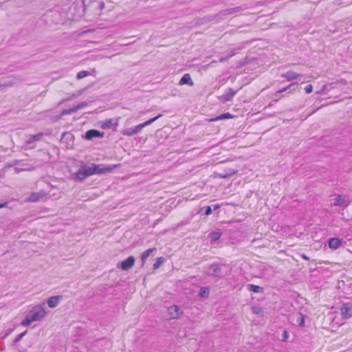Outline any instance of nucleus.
<instances>
[{
	"mask_svg": "<svg viewBox=\"0 0 352 352\" xmlns=\"http://www.w3.org/2000/svg\"><path fill=\"white\" fill-rule=\"evenodd\" d=\"M86 106L85 103H81L78 104V106L74 107L72 109L70 110L71 112H74L78 111V109H83Z\"/></svg>",
	"mask_w": 352,
	"mask_h": 352,
	"instance_id": "obj_18",
	"label": "nucleus"
},
{
	"mask_svg": "<svg viewBox=\"0 0 352 352\" xmlns=\"http://www.w3.org/2000/svg\"><path fill=\"white\" fill-rule=\"evenodd\" d=\"M305 91L307 94H310L313 91V87L311 85H308L305 87Z\"/></svg>",
	"mask_w": 352,
	"mask_h": 352,
	"instance_id": "obj_21",
	"label": "nucleus"
},
{
	"mask_svg": "<svg viewBox=\"0 0 352 352\" xmlns=\"http://www.w3.org/2000/svg\"><path fill=\"white\" fill-rule=\"evenodd\" d=\"M47 315V311L41 305H36L32 307L26 317L22 321V324L29 326L32 322L41 320Z\"/></svg>",
	"mask_w": 352,
	"mask_h": 352,
	"instance_id": "obj_2",
	"label": "nucleus"
},
{
	"mask_svg": "<svg viewBox=\"0 0 352 352\" xmlns=\"http://www.w3.org/2000/svg\"><path fill=\"white\" fill-rule=\"evenodd\" d=\"M87 76V73L85 72H80L78 74V76Z\"/></svg>",
	"mask_w": 352,
	"mask_h": 352,
	"instance_id": "obj_24",
	"label": "nucleus"
},
{
	"mask_svg": "<svg viewBox=\"0 0 352 352\" xmlns=\"http://www.w3.org/2000/svg\"><path fill=\"white\" fill-rule=\"evenodd\" d=\"M210 294V290L207 287H201L199 289V295L201 298H208Z\"/></svg>",
	"mask_w": 352,
	"mask_h": 352,
	"instance_id": "obj_13",
	"label": "nucleus"
},
{
	"mask_svg": "<svg viewBox=\"0 0 352 352\" xmlns=\"http://www.w3.org/2000/svg\"><path fill=\"white\" fill-rule=\"evenodd\" d=\"M160 117V116H156L146 122H145L143 124H139L138 126H136L133 129H132L131 131H129L127 132V135H133L134 134H136L138 133V132H140L144 126H147V125H149L151 124L153 122H154L155 120H156L158 118Z\"/></svg>",
	"mask_w": 352,
	"mask_h": 352,
	"instance_id": "obj_5",
	"label": "nucleus"
},
{
	"mask_svg": "<svg viewBox=\"0 0 352 352\" xmlns=\"http://www.w3.org/2000/svg\"><path fill=\"white\" fill-rule=\"evenodd\" d=\"M342 245V241L338 238H331L329 241V247L332 250L338 249Z\"/></svg>",
	"mask_w": 352,
	"mask_h": 352,
	"instance_id": "obj_10",
	"label": "nucleus"
},
{
	"mask_svg": "<svg viewBox=\"0 0 352 352\" xmlns=\"http://www.w3.org/2000/svg\"><path fill=\"white\" fill-rule=\"evenodd\" d=\"M152 252H153L152 249H149V250H147L146 251H145L142 256V261H144L149 256V255L152 253Z\"/></svg>",
	"mask_w": 352,
	"mask_h": 352,
	"instance_id": "obj_16",
	"label": "nucleus"
},
{
	"mask_svg": "<svg viewBox=\"0 0 352 352\" xmlns=\"http://www.w3.org/2000/svg\"><path fill=\"white\" fill-rule=\"evenodd\" d=\"M220 237V234L219 233H214L212 234V239H214V240H217L219 239Z\"/></svg>",
	"mask_w": 352,
	"mask_h": 352,
	"instance_id": "obj_23",
	"label": "nucleus"
},
{
	"mask_svg": "<svg viewBox=\"0 0 352 352\" xmlns=\"http://www.w3.org/2000/svg\"><path fill=\"white\" fill-rule=\"evenodd\" d=\"M201 210L204 211V214L206 215H209L212 213V208L210 206H206L205 208H203Z\"/></svg>",
	"mask_w": 352,
	"mask_h": 352,
	"instance_id": "obj_19",
	"label": "nucleus"
},
{
	"mask_svg": "<svg viewBox=\"0 0 352 352\" xmlns=\"http://www.w3.org/2000/svg\"><path fill=\"white\" fill-rule=\"evenodd\" d=\"M115 166H97L91 164L90 166L80 163L79 165V169L75 170L74 168H71V172L73 177L76 179L82 180L85 177L90 176L94 174H103L111 172Z\"/></svg>",
	"mask_w": 352,
	"mask_h": 352,
	"instance_id": "obj_1",
	"label": "nucleus"
},
{
	"mask_svg": "<svg viewBox=\"0 0 352 352\" xmlns=\"http://www.w3.org/2000/svg\"><path fill=\"white\" fill-rule=\"evenodd\" d=\"M342 215L345 221H352V203L342 209Z\"/></svg>",
	"mask_w": 352,
	"mask_h": 352,
	"instance_id": "obj_7",
	"label": "nucleus"
},
{
	"mask_svg": "<svg viewBox=\"0 0 352 352\" xmlns=\"http://www.w3.org/2000/svg\"><path fill=\"white\" fill-rule=\"evenodd\" d=\"M232 118V116L230 113H223L217 118L215 120H223V119H230Z\"/></svg>",
	"mask_w": 352,
	"mask_h": 352,
	"instance_id": "obj_17",
	"label": "nucleus"
},
{
	"mask_svg": "<svg viewBox=\"0 0 352 352\" xmlns=\"http://www.w3.org/2000/svg\"><path fill=\"white\" fill-rule=\"evenodd\" d=\"M164 262V258L163 257H159L156 259L155 263L153 264V268L155 270L158 269Z\"/></svg>",
	"mask_w": 352,
	"mask_h": 352,
	"instance_id": "obj_14",
	"label": "nucleus"
},
{
	"mask_svg": "<svg viewBox=\"0 0 352 352\" xmlns=\"http://www.w3.org/2000/svg\"><path fill=\"white\" fill-rule=\"evenodd\" d=\"M289 334L287 331H284L281 335L282 340L285 342L288 340Z\"/></svg>",
	"mask_w": 352,
	"mask_h": 352,
	"instance_id": "obj_20",
	"label": "nucleus"
},
{
	"mask_svg": "<svg viewBox=\"0 0 352 352\" xmlns=\"http://www.w3.org/2000/svg\"><path fill=\"white\" fill-rule=\"evenodd\" d=\"M39 199V196L38 195H33L30 198L31 201H35Z\"/></svg>",
	"mask_w": 352,
	"mask_h": 352,
	"instance_id": "obj_22",
	"label": "nucleus"
},
{
	"mask_svg": "<svg viewBox=\"0 0 352 352\" xmlns=\"http://www.w3.org/2000/svg\"><path fill=\"white\" fill-rule=\"evenodd\" d=\"M62 299V296H52L46 300V303L48 307L55 308L59 305Z\"/></svg>",
	"mask_w": 352,
	"mask_h": 352,
	"instance_id": "obj_6",
	"label": "nucleus"
},
{
	"mask_svg": "<svg viewBox=\"0 0 352 352\" xmlns=\"http://www.w3.org/2000/svg\"><path fill=\"white\" fill-rule=\"evenodd\" d=\"M250 290L255 293H259L263 292L262 287L257 285H250Z\"/></svg>",
	"mask_w": 352,
	"mask_h": 352,
	"instance_id": "obj_15",
	"label": "nucleus"
},
{
	"mask_svg": "<svg viewBox=\"0 0 352 352\" xmlns=\"http://www.w3.org/2000/svg\"><path fill=\"white\" fill-rule=\"evenodd\" d=\"M100 132L98 131L94 130V129L89 130V131H87V133L85 134V138L87 140H91L93 138L100 137Z\"/></svg>",
	"mask_w": 352,
	"mask_h": 352,
	"instance_id": "obj_12",
	"label": "nucleus"
},
{
	"mask_svg": "<svg viewBox=\"0 0 352 352\" xmlns=\"http://www.w3.org/2000/svg\"><path fill=\"white\" fill-rule=\"evenodd\" d=\"M135 261V259L133 256H129L125 260L120 262L118 267L122 271H128L133 267Z\"/></svg>",
	"mask_w": 352,
	"mask_h": 352,
	"instance_id": "obj_4",
	"label": "nucleus"
},
{
	"mask_svg": "<svg viewBox=\"0 0 352 352\" xmlns=\"http://www.w3.org/2000/svg\"><path fill=\"white\" fill-rule=\"evenodd\" d=\"M166 313L169 319H176L182 315V311L179 306L171 305L166 307Z\"/></svg>",
	"mask_w": 352,
	"mask_h": 352,
	"instance_id": "obj_3",
	"label": "nucleus"
},
{
	"mask_svg": "<svg viewBox=\"0 0 352 352\" xmlns=\"http://www.w3.org/2000/svg\"><path fill=\"white\" fill-rule=\"evenodd\" d=\"M347 202V198L344 195H337L331 199V204L335 206H340Z\"/></svg>",
	"mask_w": 352,
	"mask_h": 352,
	"instance_id": "obj_8",
	"label": "nucleus"
},
{
	"mask_svg": "<svg viewBox=\"0 0 352 352\" xmlns=\"http://www.w3.org/2000/svg\"><path fill=\"white\" fill-rule=\"evenodd\" d=\"M340 313L344 318H351L352 316V306L349 304L343 305L340 308Z\"/></svg>",
	"mask_w": 352,
	"mask_h": 352,
	"instance_id": "obj_9",
	"label": "nucleus"
},
{
	"mask_svg": "<svg viewBox=\"0 0 352 352\" xmlns=\"http://www.w3.org/2000/svg\"><path fill=\"white\" fill-rule=\"evenodd\" d=\"M179 84L180 85H188L189 86H192L194 83L190 74H186L182 77Z\"/></svg>",
	"mask_w": 352,
	"mask_h": 352,
	"instance_id": "obj_11",
	"label": "nucleus"
},
{
	"mask_svg": "<svg viewBox=\"0 0 352 352\" xmlns=\"http://www.w3.org/2000/svg\"><path fill=\"white\" fill-rule=\"evenodd\" d=\"M5 206V204H0V208Z\"/></svg>",
	"mask_w": 352,
	"mask_h": 352,
	"instance_id": "obj_25",
	"label": "nucleus"
}]
</instances>
